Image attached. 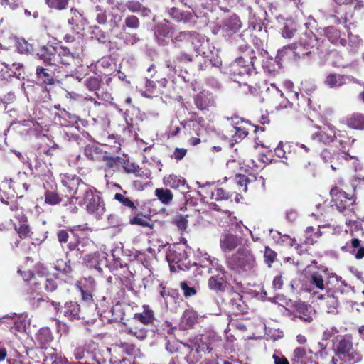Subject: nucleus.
<instances>
[{"instance_id":"nucleus-1","label":"nucleus","mask_w":364,"mask_h":364,"mask_svg":"<svg viewBox=\"0 0 364 364\" xmlns=\"http://www.w3.org/2000/svg\"><path fill=\"white\" fill-rule=\"evenodd\" d=\"M228 267L237 274L250 272L257 266L255 257L250 249L240 247L235 254L227 259Z\"/></svg>"},{"instance_id":"nucleus-2","label":"nucleus","mask_w":364,"mask_h":364,"mask_svg":"<svg viewBox=\"0 0 364 364\" xmlns=\"http://www.w3.org/2000/svg\"><path fill=\"white\" fill-rule=\"evenodd\" d=\"M229 72L232 79L240 85H248L251 82L250 77L252 73H256L253 68L252 57L249 56L248 60L244 57H239L232 62L229 66Z\"/></svg>"},{"instance_id":"nucleus-3","label":"nucleus","mask_w":364,"mask_h":364,"mask_svg":"<svg viewBox=\"0 0 364 364\" xmlns=\"http://www.w3.org/2000/svg\"><path fill=\"white\" fill-rule=\"evenodd\" d=\"M79 204L85 205L87 212L97 220L102 218L105 213V205L100 193L90 188L79 199Z\"/></svg>"},{"instance_id":"nucleus-4","label":"nucleus","mask_w":364,"mask_h":364,"mask_svg":"<svg viewBox=\"0 0 364 364\" xmlns=\"http://www.w3.org/2000/svg\"><path fill=\"white\" fill-rule=\"evenodd\" d=\"M166 259L171 268H174L176 265L180 270H188L191 266L196 264L191 263L188 252L182 245H174L171 248L166 254Z\"/></svg>"},{"instance_id":"nucleus-5","label":"nucleus","mask_w":364,"mask_h":364,"mask_svg":"<svg viewBox=\"0 0 364 364\" xmlns=\"http://www.w3.org/2000/svg\"><path fill=\"white\" fill-rule=\"evenodd\" d=\"M316 44V38L312 32L306 33L304 38H301L299 43L291 45L292 60L296 61L305 58L311 54V49Z\"/></svg>"},{"instance_id":"nucleus-6","label":"nucleus","mask_w":364,"mask_h":364,"mask_svg":"<svg viewBox=\"0 0 364 364\" xmlns=\"http://www.w3.org/2000/svg\"><path fill=\"white\" fill-rule=\"evenodd\" d=\"M330 194L337 210L345 215H349L353 210L355 198L338 187L333 188Z\"/></svg>"},{"instance_id":"nucleus-7","label":"nucleus","mask_w":364,"mask_h":364,"mask_svg":"<svg viewBox=\"0 0 364 364\" xmlns=\"http://www.w3.org/2000/svg\"><path fill=\"white\" fill-rule=\"evenodd\" d=\"M26 300L33 309L39 307L42 302H50L49 298L45 296L42 291L41 282H35L28 289ZM50 303L55 309L58 310L59 302L50 301Z\"/></svg>"},{"instance_id":"nucleus-8","label":"nucleus","mask_w":364,"mask_h":364,"mask_svg":"<svg viewBox=\"0 0 364 364\" xmlns=\"http://www.w3.org/2000/svg\"><path fill=\"white\" fill-rule=\"evenodd\" d=\"M61 183L67 188L68 192L73 195L77 200L80 199V197L90 188L75 175H64Z\"/></svg>"},{"instance_id":"nucleus-9","label":"nucleus","mask_w":364,"mask_h":364,"mask_svg":"<svg viewBox=\"0 0 364 364\" xmlns=\"http://www.w3.org/2000/svg\"><path fill=\"white\" fill-rule=\"evenodd\" d=\"M242 26V23L236 14H232L229 17L225 18L221 24L218 28L221 30V34L227 39H230L233 36L241 38L242 34H237Z\"/></svg>"},{"instance_id":"nucleus-10","label":"nucleus","mask_w":364,"mask_h":364,"mask_svg":"<svg viewBox=\"0 0 364 364\" xmlns=\"http://www.w3.org/2000/svg\"><path fill=\"white\" fill-rule=\"evenodd\" d=\"M173 31L174 29L171 23L166 19H164L154 28V36L157 43L162 46H166Z\"/></svg>"},{"instance_id":"nucleus-11","label":"nucleus","mask_w":364,"mask_h":364,"mask_svg":"<svg viewBox=\"0 0 364 364\" xmlns=\"http://www.w3.org/2000/svg\"><path fill=\"white\" fill-rule=\"evenodd\" d=\"M83 262L87 267L96 269L100 274L103 273L105 269L109 268L105 252H97L86 255L83 257Z\"/></svg>"},{"instance_id":"nucleus-12","label":"nucleus","mask_w":364,"mask_h":364,"mask_svg":"<svg viewBox=\"0 0 364 364\" xmlns=\"http://www.w3.org/2000/svg\"><path fill=\"white\" fill-rule=\"evenodd\" d=\"M306 290L311 293L314 298L325 301L328 314L333 315L338 314L339 301L338 295L331 294L329 291H326L324 294H319L318 291H314L313 287H310Z\"/></svg>"},{"instance_id":"nucleus-13","label":"nucleus","mask_w":364,"mask_h":364,"mask_svg":"<svg viewBox=\"0 0 364 364\" xmlns=\"http://www.w3.org/2000/svg\"><path fill=\"white\" fill-rule=\"evenodd\" d=\"M315 314L311 306L303 302H298L294 304V309L290 313L291 319L295 321L299 318L301 321L306 323H311L313 321V316Z\"/></svg>"},{"instance_id":"nucleus-14","label":"nucleus","mask_w":364,"mask_h":364,"mask_svg":"<svg viewBox=\"0 0 364 364\" xmlns=\"http://www.w3.org/2000/svg\"><path fill=\"white\" fill-rule=\"evenodd\" d=\"M241 237L225 232L220 237V247L223 252L228 253L234 250L242 244Z\"/></svg>"},{"instance_id":"nucleus-15","label":"nucleus","mask_w":364,"mask_h":364,"mask_svg":"<svg viewBox=\"0 0 364 364\" xmlns=\"http://www.w3.org/2000/svg\"><path fill=\"white\" fill-rule=\"evenodd\" d=\"M202 117H200L196 113L193 112L191 114L190 119L184 120L181 122V124L186 131L187 134L192 135L193 134L197 136H200L203 132V126Z\"/></svg>"},{"instance_id":"nucleus-16","label":"nucleus","mask_w":364,"mask_h":364,"mask_svg":"<svg viewBox=\"0 0 364 364\" xmlns=\"http://www.w3.org/2000/svg\"><path fill=\"white\" fill-rule=\"evenodd\" d=\"M194 103L200 110H209L216 107L214 95L209 91L203 90L194 97Z\"/></svg>"},{"instance_id":"nucleus-17","label":"nucleus","mask_w":364,"mask_h":364,"mask_svg":"<svg viewBox=\"0 0 364 364\" xmlns=\"http://www.w3.org/2000/svg\"><path fill=\"white\" fill-rule=\"evenodd\" d=\"M163 183L166 186H168L171 188H181L186 200H188L191 198L190 191H184L185 189H188V186L186 184L185 179L181 176L175 174H170L164 177Z\"/></svg>"},{"instance_id":"nucleus-18","label":"nucleus","mask_w":364,"mask_h":364,"mask_svg":"<svg viewBox=\"0 0 364 364\" xmlns=\"http://www.w3.org/2000/svg\"><path fill=\"white\" fill-rule=\"evenodd\" d=\"M341 132L338 133L336 132L335 128L331 126L323 127V129L318 131L311 135V139L318 142H322L324 144H328L334 141L337 137H341Z\"/></svg>"},{"instance_id":"nucleus-19","label":"nucleus","mask_w":364,"mask_h":364,"mask_svg":"<svg viewBox=\"0 0 364 364\" xmlns=\"http://www.w3.org/2000/svg\"><path fill=\"white\" fill-rule=\"evenodd\" d=\"M313 351L303 346L296 347L291 358L292 364H316L313 361Z\"/></svg>"},{"instance_id":"nucleus-20","label":"nucleus","mask_w":364,"mask_h":364,"mask_svg":"<svg viewBox=\"0 0 364 364\" xmlns=\"http://www.w3.org/2000/svg\"><path fill=\"white\" fill-rule=\"evenodd\" d=\"M36 55L45 64L48 65H55L58 63L57 58V47L51 45H46L41 46L37 51Z\"/></svg>"},{"instance_id":"nucleus-21","label":"nucleus","mask_w":364,"mask_h":364,"mask_svg":"<svg viewBox=\"0 0 364 364\" xmlns=\"http://www.w3.org/2000/svg\"><path fill=\"white\" fill-rule=\"evenodd\" d=\"M214 338V332H207L190 339L189 342L194 343V346L200 350V353H210L213 350L212 343L208 342V338Z\"/></svg>"},{"instance_id":"nucleus-22","label":"nucleus","mask_w":364,"mask_h":364,"mask_svg":"<svg viewBox=\"0 0 364 364\" xmlns=\"http://www.w3.org/2000/svg\"><path fill=\"white\" fill-rule=\"evenodd\" d=\"M168 16L177 22L183 23H195L196 15L191 11H181L176 7L167 9Z\"/></svg>"},{"instance_id":"nucleus-23","label":"nucleus","mask_w":364,"mask_h":364,"mask_svg":"<svg viewBox=\"0 0 364 364\" xmlns=\"http://www.w3.org/2000/svg\"><path fill=\"white\" fill-rule=\"evenodd\" d=\"M36 78L38 84L42 85H53L55 84V73L43 66H37Z\"/></svg>"},{"instance_id":"nucleus-24","label":"nucleus","mask_w":364,"mask_h":364,"mask_svg":"<svg viewBox=\"0 0 364 364\" xmlns=\"http://www.w3.org/2000/svg\"><path fill=\"white\" fill-rule=\"evenodd\" d=\"M353 346L352 339L348 336H337L333 340V349L338 356Z\"/></svg>"},{"instance_id":"nucleus-25","label":"nucleus","mask_w":364,"mask_h":364,"mask_svg":"<svg viewBox=\"0 0 364 364\" xmlns=\"http://www.w3.org/2000/svg\"><path fill=\"white\" fill-rule=\"evenodd\" d=\"M97 344L90 341L84 346H79L75 348L73 355L76 360L92 358V353L97 349Z\"/></svg>"},{"instance_id":"nucleus-26","label":"nucleus","mask_w":364,"mask_h":364,"mask_svg":"<svg viewBox=\"0 0 364 364\" xmlns=\"http://www.w3.org/2000/svg\"><path fill=\"white\" fill-rule=\"evenodd\" d=\"M228 272H223L222 274H217L210 277L208 280L209 288L214 291H224L226 286Z\"/></svg>"},{"instance_id":"nucleus-27","label":"nucleus","mask_w":364,"mask_h":364,"mask_svg":"<svg viewBox=\"0 0 364 364\" xmlns=\"http://www.w3.org/2000/svg\"><path fill=\"white\" fill-rule=\"evenodd\" d=\"M75 58V53H72L69 48L65 46H60L57 48V58L58 63L55 64V66L59 65H70Z\"/></svg>"},{"instance_id":"nucleus-28","label":"nucleus","mask_w":364,"mask_h":364,"mask_svg":"<svg viewBox=\"0 0 364 364\" xmlns=\"http://www.w3.org/2000/svg\"><path fill=\"white\" fill-rule=\"evenodd\" d=\"M84 154L88 159L95 161H100L107 158V151H102V149L95 145L86 146Z\"/></svg>"},{"instance_id":"nucleus-29","label":"nucleus","mask_w":364,"mask_h":364,"mask_svg":"<svg viewBox=\"0 0 364 364\" xmlns=\"http://www.w3.org/2000/svg\"><path fill=\"white\" fill-rule=\"evenodd\" d=\"M68 23L70 26L72 30H75L80 26H82L85 25L87 23V20L81 12L76 9L72 8L70 10Z\"/></svg>"},{"instance_id":"nucleus-30","label":"nucleus","mask_w":364,"mask_h":364,"mask_svg":"<svg viewBox=\"0 0 364 364\" xmlns=\"http://www.w3.org/2000/svg\"><path fill=\"white\" fill-rule=\"evenodd\" d=\"M184 351L185 360L188 364H196L202 358L201 353L194 346V343H184Z\"/></svg>"},{"instance_id":"nucleus-31","label":"nucleus","mask_w":364,"mask_h":364,"mask_svg":"<svg viewBox=\"0 0 364 364\" xmlns=\"http://www.w3.org/2000/svg\"><path fill=\"white\" fill-rule=\"evenodd\" d=\"M63 315L70 321L80 318V305L75 301L66 302L63 310Z\"/></svg>"},{"instance_id":"nucleus-32","label":"nucleus","mask_w":364,"mask_h":364,"mask_svg":"<svg viewBox=\"0 0 364 364\" xmlns=\"http://www.w3.org/2000/svg\"><path fill=\"white\" fill-rule=\"evenodd\" d=\"M351 77L348 75L331 73L325 79L324 83L326 86L333 88L342 86L347 81H350Z\"/></svg>"},{"instance_id":"nucleus-33","label":"nucleus","mask_w":364,"mask_h":364,"mask_svg":"<svg viewBox=\"0 0 364 364\" xmlns=\"http://www.w3.org/2000/svg\"><path fill=\"white\" fill-rule=\"evenodd\" d=\"M197 314L193 309H186L183 311L181 318L180 326L182 329H190L197 322Z\"/></svg>"},{"instance_id":"nucleus-34","label":"nucleus","mask_w":364,"mask_h":364,"mask_svg":"<svg viewBox=\"0 0 364 364\" xmlns=\"http://www.w3.org/2000/svg\"><path fill=\"white\" fill-rule=\"evenodd\" d=\"M339 357L347 364H355L360 362L363 359L362 353L357 349H355L353 346L348 348Z\"/></svg>"},{"instance_id":"nucleus-35","label":"nucleus","mask_w":364,"mask_h":364,"mask_svg":"<svg viewBox=\"0 0 364 364\" xmlns=\"http://www.w3.org/2000/svg\"><path fill=\"white\" fill-rule=\"evenodd\" d=\"M44 364H68V362L65 358L57 354L54 348H50L45 353Z\"/></svg>"},{"instance_id":"nucleus-36","label":"nucleus","mask_w":364,"mask_h":364,"mask_svg":"<svg viewBox=\"0 0 364 364\" xmlns=\"http://www.w3.org/2000/svg\"><path fill=\"white\" fill-rule=\"evenodd\" d=\"M53 339L51 331L48 328H41L36 334V341L42 348H46Z\"/></svg>"},{"instance_id":"nucleus-37","label":"nucleus","mask_w":364,"mask_h":364,"mask_svg":"<svg viewBox=\"0 0 364 364\" xmlns=\"http://www.w3.org/2000/svg\"><path fill=\"white\" fill-rule=\"evenodd\" d=\"M194 61L198 63V68L199 70H205L209 67H218L221 65V61L218 58H202L201 59L198 57L195 58Z\"/></svg>"},{"instance_id":"nucleus-38","label":"nucleus","mask_w":364,"mask_h":364,"mask_svg":"<svg viewBox=\"0 0 364 364\" xmlns=\"http://www.w3.org/2000/svg\"><path fill=\"white\" fill-rule=\"evenodd\" d=\"M144 311L141 313H137L134 314V318L144 324H150L154 320V316L153 311L149 307V306H143Z\"/></svg>"},{"instance_id":"nucleus-39","label":"nucleus","mask_w":364,"mask_h":364,"mask_svg":"<svg viewBox=\"0 0 364 364\" xmlns=\"http://www.w3.org/2000/svg\"><path fill=\"white\" fill-rule=\"evenodd\" d=\"M83 84L89 91L94 92L96 96H99L97 90L102 85V80L99 76H90L84 80Z\"/></svg>"},{"instance_id":"nucleus-40","label":"nucleus","mask_w":364,"mask_h":364,"mask_svg":"<svg viewBox=\"0 0 364 364\" xmlns=\"http://www.w3.org/2000/svg\"><path fill=\"white\" fill-rule=\"evenodd\" d=\"M154 193L158 200L164 205H169L173 198L172 192L167 188H156Z\"/></svg>"},{"instance_id":"nucleus-41","label":"nucleus","mask_w":364,"mask_h":364,"mask_svg":"<svg viewBox=\"0 0 364 364\" xmlns=\"http://www.w3.org/2000/svg\"><path fill=\"white\" fill-rule=\"evenodd\" d=\"M347 124L353 129H362L364 128V116L361 114H353L348 118Z\"/></svg>"},{"instance_id":"nucleus-42","label":"nucleus","mask_w":364,"mask_h":364,"mask_svg":"<svg viewBox=\"0 0 364 364\" xmlns=\"http://www.w3.org/2000/svg\"><path fill=\"white\" fill-rule=\"evenodd\" d=\"M281 67L282 63H280L279 60H276V58L274 60L272 58L267 59L263 63L264 70L272 75H274L278 73Z\"/></svg>"},{"instance_id":"nucleus-43","label":"nucleus","mask_w":364,"mask_h":364,"mask_svg":"<svg viewBox=\"0 0 364 364\" xmlns=\"http://www.w3.org/2000/svg\"><path fill=\"white\" fill-rule=\"evenodd\" d=\"M190 43L192 44L196 53H197L198 50H200L201 46L204 47L209 45V41L205 37L196 31H194V35L191 39Z\"/></svg>"},{"instance_id":"nucleus-44","label":"nucleus","mask_w":364,"mask_h":364,"mask_svg":"<svg viewBox=\"0 0 364 364\" xmlns=\"http://www.w3.org/2000/svg\"><path fill=\"white\" fill-rule=\"evenodd\" d=\"M203 257L204 259H205L209 265L211 267L209 268V272L213 273V269H215L218 274H222L223 272H226L224 269V267L219 263V261L218 259L211 257L208 254L205 253L203 255Z\"/></svg>"},{"instance_id":"nucleus-45","label":"nucleus","mask_w":364,"mask_h":364,"mask_svg":"<svg viewBox=\"0 0 364 364\" xmlns=\"http://www.w3.org/2000/svg\"><path fill=\"white\" fill-rule=\"evenodd\" d=\"M320 156L324 163H331V167L333 170H336L337 168L334 166L335 161H339L338 154H332L330 150L325 149L321 154Z\"/></svg>"},{"instance_id":"nucleus-46","label":"nucleus","mask_w":364,"mask_h":364,"mask_svg":"<svg viewBox=\"0 0 364 364\" xmlns=\"http://www.w3.org/2000/svg\"><path fill=\"white\" fill-rule=\"evenodd\" d=\"M296 31V23L292 20H287L282 29V35L285 38H291Z\"/></svg>"},{"instance_id":"nucleus-47","label":"nucleus","mask_w":364,"mask_h":364,"mask_svg":"<svg viewBox=\"0 0 364 364\" xmlns=\"http://www.w3.org/2000/svg\"><path fill=\"white\" fill-rule=\"evenodd\" d=\"M178 291L173 289H166L162 287L160 291V295L164 299L166 305L168 306V304L175 301V299L178 296Z\"/></svg>"},{"instance_id":"nucleus-48","label":"nucleus","mask_w":364,"mask_h":364,"mask_svg":"<svg viewBox=\"0 0 364 364\" xmlns=\"http://www.w3.org/2000/svg\"><path fill=\"white\" fill-rule=\"evenodd\" d=\"M26 330V320L23 316H14V325L11 328V331L14 333L17 332H23Z\"/></svg>"},{"instance_id":"nucleus-49","label":"nucleus","mask_w":364,"mask_h":364,"mask_svg":"<svg viewBox=\"0 0 364 364\" xmlns=\"http://www.w3.org/2000/svg\"><path fill=\"white\" fill-rule=\"evenodd\" d=\"M310 283L319 290L326 289L323 277L321 274L318 272H313L310 276Z\"/></svg>"},{"instance_id":"nucleus-50","label":"nucleus","mask_w":364,"mask_h":364,"mask_svg":"<svg viewBox=\"0 0 364 364\" xmlns=\"http://www.w3.org/2000/svg\"><path fill=\"white\" fill-rule=\"evenodd\" d=\"M129 223L132 225H138L142 227H149L152 228L153 224L151 219L141 214H138L130 219Z\"/></svg>"},{"instance_id":"nucleus-51","label":"nucleus","mask_w":364,"mask_h":364,"mask_svg":"<svg viewBox=\"0 0 364 364\" xmlns=\"http://www.w3.org/2000/svg\"><path fill=\"white\" fill-rule=\"evenodd\" d=\"M140 26V21L138 17L134 15H129L124 19V24L122 26V31H125L126 28L136 30Z\"/></svg>"},{"instance_id":"nucleus-52","label":"nucleus","mask_w":364,"mask_h":364,"mask_svg":"<svg viewBox=\"0 0 364 364\" xmlns=\"http://www.w3.org/2000/svg\"><path fill=\"white\" fill-rule=\"evenodd\" d=\"M45 203L50 205H55L60 203L61 198L55 191L46 190L45 192Z\"/></svg>"},{"instance_id":"nucleus-53","label":"nucleus","mask_w":364,"mask_h":364,"mask_svg":"<svg viewBox=\"0 0 364 364\" xmlns=\"http://www.w3.org/2000/svg\"><path fill=\"white\" fill-rule=\"evenodd\" d=\"M117 37L123 40L124 43L128 46H133L140 40L136 33H130L125 31L120 33Z\"/></svg>"},{"instance_id":"nucleus-54","label":"nucleus","mask_w":364,"mask_h":364,"mask_svg":"<svg viewBox=\"0 0 364 364\" xmlns=\"http://www.w3.org/2000/svg\"><path fill=\"white\" fill-rule=\"evenodd\" d=\"M233 129H235V134L232 135L230 141V147L232 148L234 146V144L235 143H237L238 141L242 140L244 138H245L248 132L240 127H234Z\"/></svg>"},{"instance_id":"nucleus-55","label":"nucleus","mask_w":364,"mask_h":364,"mask_svg":"<svg viewBox=\"0 0 364 364\" xmlns=\"http://www.w3.org/2000/svg\"><path fill=\"white\" fill-rule=\"evenodd\" d=\"M230 304L236 314H244L246 311L245 305L239 296L237 298L232 299Z\"/></svg>"},{"instance_id":"nucleus-56","label":"nucleus","mask_w":364,"mask_h":364,"mask_svg":"<svg viewBox=\"0 0 364 364\" xmlns=\"http://www.w3.org/2000/svg\"><path fill=\"white\" fill-rule=\"evenodd\" d=\"M114 199L122 203L124 206L129 208L132 211L136 213L137 210L134 203L127 197H125L123 194L117 193L114 195Z\"/></svg>"},{"instance_id":"nucleus-57","label":"nucleus","mask_w":364,"mask_h":364,"mask_svg":"<svg viewBox=\"0 0 364 364\" xmlns=\"http://www.w3.org/2000/svg\"><path fill=\"white\" fill-rule=\"evenodd\" d=\"M42 287H43L47 292H53L58 287L56 279L54 278H43L41 281Z\"/></svg>"},{"instance_id":"nucleus-58","label":"nucleus","mask_w":364,"mask_h":364,"mask_svg":"<svg viewBox=\"0 0 364 364\" xmlns=\"http://www.w3.org/2000/svg\"><path fill=\"white\" fill-rule=\"evenodd\" d=\"M17 49L20 53L31 54L33 52V46L24 39L18 41Z\"/></svg>"},{"instance_id":"nucleus-59","label":"nucleus","mask_w":364,"mask_h":364,"mask_svg":"<svg viewBox=\"0 0 364 364\" xmlns=\"http://www.w3.org/2000/svg\"><path fill=\"white\" fill-rule=\"evenodd\" d=\"M194 35V31H181L176 36L172 39V42L174 44H178V43L188 41L190 42L191 39L193 38Z\"/></svg>"},{"instance_id":"nucleus-60","label":"nucleus","mask_w":364,"mask_h":364,"mask_svg":"<svg viewBox=\"0 0 364 364\" xmlns=\"http://www.w3.org/2000/svg\"><path fill=\"white\" fill-rule=\"evenodd\" d=\"M19 220H20V223H21V224L20 225L18 228H16V229L21 237H26L28 235V234L30 232V229H29L28 225H27L26 224V220L25 215H23V214L19 215Z\"/></svg>"},{"instance_id":"nucleus-61","label":"nucleus","mask_w":364,"mask_h":364,"mask_svg":"<svg viewBox=\"0 0 364 364\" xmlns=\"http://www.w3.org/2000/svg\"><path fill=\"white\" fill-rule=\"evenodd\" d=\"M325 35L331 43H336L340 37V33L334 26H329L325 29Z\"/></svg>"},{"instance_id":"nucleus-62","label":"nucleus","mask_w":364,"mask_h":364,"mask_svg":"<svg viewBox=\"0 0 364 364\" xmlns=\"http://www.w3.org/2000/svg\"><path fill=\"white\" fill-rule=\"evenodd\" d=\"M277 256V254L276 252L273 251L269 247H265L264 252V262L269 267H272V264L276 260Z\"/></svg>"},{"instance_id":"nucleus-63","label":"nucleus","mask_w":364,"mask_h":364,"mask_svg":"<svg viewBox=\"0 0 364 364\" xmlns=\"http://www.w3.org/2000/svg\"><path fill=\"white\" fill-rule=\"evenodd\" d=\"M211 198L215 200H227L229 194L223 188H215L213 191H210Z\"/></svg>"},{"instance_id":"nucleus-64","label":"nucleus","mask_w":364,"mask_h":364,"mask_svg":"<svg viewBox=\"0 0 364 364\" xmlns=\"http://www.w3.org/2000/svg\"><path fill=\"white\" fill-rule=\"evenodd\" d=\"M69 263V260L64 261L63 259H59L56 262L55 264V268L56 270L62 272L63 274H67L71 272V267Z\"/></svg>"}]
</instances>
